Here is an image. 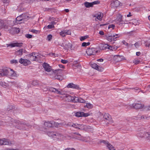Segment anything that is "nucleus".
I'll return each mask as SVG.
<instances>
[{"label": "nucleus", "instance_id": "338daca9", "mask_svg": "<svg viewBox=\"0 0 150 150\" xmlns=\"http://www.w3.org/2000/svg\"><path fill=\"white\" fill-rule=\"evenodd\" d=\"M99 34L101 35H104V32L103 31H100L99 32Z\"/></svg>", "mask_w": 150, "mask_h": 150}, {"label": "nucleus", "instance_id": "a18cd8bd", "mask_svg": "<svg viewBox=\"0 0 150 150\" xmlns=\"http://www.w3.org/2000/svg\"><path fill=\"white\" fill-rule=\"evenodd\" d=\"M54 76V78L55 79H58L60 80H62V78L61 77V76L59 75H53Z\"/></svg>", "mask_w": 150, "mask_h": 150}, {"label": "nucleus", "instance_id": "de8ad7c7", "mask_svg": "<svg viewBox=\"0 0 150 150\" xmlns=\"http://www.w3.org/2000/svg\"><path fill=\"white\" fill-rule=\"evenodd\" d=\"M90 43L89 42H83L82 44V46L83 47H86L87 46L89 45Z\"/></svg>", "mask_w": 150, "mask_h": 150}, {"label": "nucleus", "instance_id": "37998d69", "mask_svg": "<svg viewBox=\"0 0 150 150\" xmlns=\"http://www.w3.org/2000/svg\"><path fill=\"white\" fill-rule=\"evenodd\" d=\"M117 48V47L116 46H110L109 45L108 49L110 50H111L112 51H114L116 50Z\"/></svg>", "mask_w": 150, "mask_h": 150}, {"label": "nucleus", "instance_id": "6ab92c4d", "mask_svg": "<svg viewBox=\"0 0 150 150\" xmlns=\"http://www.w3.org/2000/svg\"><path fill=\"white\" fill-rule=\"evenodd\" d=\"M23 43L22 42L20 43H14L9 44H7V47L10 46L11 47H21L23 46Z\"/></svg>", "mask_w": 150, "mask_h": 150}, {"label": "nucleus", "instance_id": "864d4df0", "mask_svg": "<svg viewBox=\"0 0 150 150\" xmlns=\"http://www.w3.org/2000/svg\"><path fill=\"white\" fill-rule=\"evenodd\" d=\"M60 35L62 37H64L65 36V34L64 32V31L63 30L59 33Z\"/></svg>", "mask_w": 150, "mask_h": 150}, {"label": "nucleus", "instance_id": "bf43d9fd", "mask_svg": "<svg viewBox=\"0 0 150 150\" xmlns=\"http://www.w3.org/2000/svg\"><path fill=\"white\" fill-rule=\"evenodd\" d=\"M61 62L63 64H66L68 62V61L67 60L62 59L61 60Z\"/></svg>", "mask_w": 150, "mask_h": 150}, {"label": "nucleus", "instance_id": "412c9836", "mask_svg": "<svg viewBox=\"0 0 150 150\" xmlns=\"http://www.w3.org/2000/svg\"><path fill=\"white\" fill-rule=\"evenodd\" d=\"M91 66L93 69L97 70L100 71H102L104 70V69L103 68L99 66L96 63H93L91 64Z\"/></svg>", "mask_w": 150, "mask_h": 150}, {"label": "nucleus", "instance_id": "e433bc0d", "mask_svg": "<svg viewBox=\"0 0 150 150\" xmlns=\"http://www.w3.org/2000/svg\"><path fill=\"white\" fill-rule=\"evenodd\" d=\"M57 94H61L62 95L65 96L66 95H67V94H66L67 92L66 91H63L62 90H61L60 91H59L58 89L57 92Z\"/></svg>", "mask_w": 150, "mask_h": 150}, {"label": "nucleus", "instance_id": "f03ea898", "mask_svg": "<svg viewBox=\"0 0 150 150\" xmlns=\"http://www.w3.org/2000/svg\"><path fill=\"white\" fill-rule=\"evenodd\" d=\"M137 136L141 138H144L146 140L150 141V132H145L143 130H141L138 134Z\"/></svg>", "mask_w": 150, "mask_h": 150}, {"label": "nucleus", "instance_id": "2eb2a0df", "mask_svg": "<svg viewBox=\"0 0 150 150\" xmlns=\"http://www.w3.org/2000/svg\"><path fill=\"white\" fill-rule=\"evenodd\" d=\"M43 67L44 68L45 70L48 72H51L52 73V70L51 67L47 63H44L43 65Z\"/></svg>", "mask_w": 150, "mask_h": 150}, {"label": "nucleus", "instance_id": "393cba45", "mask_svg": "<svg viewBox=\"0 0 150 150\" xmlns=\"http://www.w3.org/2000/svg\"><path fill=\"white\" fill-rule=\"evenodd\" d=\"M67 87L68 88H75L77 89H79L80 88L79 85L74 84L72 83H70L69 84Z\"/></svg>", "mask_w": 150, "mask_h": 150}, {"label": "nucleus", "instance_id": "f704fd0d", "mask_svg": "<svg viewBox=\"0 0 150 150\" xmlns=\"http://www.w3.org/2000/svg\"><path fill=\"white\" fill-rule=\"evenodd\" d=\"M84 4L86 8H90L91 7H93L91 2L89 3L86 1L84 2Z\"/></svg>", "mask_w": 150, "mask_h": 150}, {"label": "nucleus", "instance_id": "f3484780", "mask_svg": "<svg viewBox=\"0 0 150 150\" xmlns=\"http://www.w3.org/2000/svg\"><path fill=\"white\" fill-rule=\"evenodd\" d=\"M26 18V17H24V15L23 14L21 16H18L16 18V22L18 24L21 23L22 22H21V21H24L25 20Z\"/></svg>", "mask_w": 150, "mask_h": 150}, {"label": "nucleus", "instance_id": "7ed1b4c3", "mask_svg": "<svg viewBox=\"0 0 150 150\" xmlns=\"http://www.w3.org/2000/svg\"><path fill=\"white\" fill-rule=\"evenodd\" d=\"M11 21L5 20L4 21L0 19V26L6 28H8V26H10V23Z\"/></svg>", "mask_w": 150, "mask_h": 150}, {"label": "nucleus", "instance_id": "58836bf2", "mask_svg": "<svg viewBox=\"0 0 150 150\" xmlns=\"http://www.w3.org/2000/svg\"><path fill=\"white\" fill-rule=\"evenodd\" d=\"M107 147L109 150H115L114 147L110 144H108Z\"/></svg>", "mask_w": 150, "mask_h": 150}, {"label": "nucleus", "instance_id": "c756f323", "mask_svg": "<svg viewBox=\"0 0 150 150\" xmlns=\"http://www.w3.org/2000/svg\"><path fill=\"white\" fill-rule=\"evenodd\" d=\"M35 53H32L29 55L30 59L31 61H36V58L35 57Z\"/></svg>", "mask_w": 150, "mask_h": 150}, {"label": "nucleus", "instance_id": "aec40b11", "mask_svg": "<svg viewBox=\"0 0 150 150\" xmlns=\"http://www.w3.org/2000/svg\"><path fill=\"white\" fill-rule=\"evenodd\" d=\"M19 62L21 64L25 66L28 65L30 64V62L29 60L23 59L22 58L20 59Z\"/></svg>", "mask_w": 150, "mask_h": 150}, {"label": "nucleus", "instance_id": "79ce46f5", "mask_svg": "<svg viewBox=\"0 0 150 150\" xmlns=\"http://www.w3.org/2000/svg\"><path fill=\"white\" fill-rule=\"evenodd\" d=\"M84 106L85 107L86 106L87 108L89 109L92 108L93 107V105L90 103H86V105H85Z\"/></svg>", "mask_w": 150, "mask_h": 150}, {"label": "nucleus", "instance_id": "39448f33", "mask_svg": "<svg viewBox=\"0 0 150 150\" xmlns=\"http://www.w3.org/2000/svg\"><path fill=\"white\" fill-rule=\"evenodd\" d=\"M131 108L135 109H142L144 107L143 104L139 103H134L130 105Z\"/></svg>", "mask_w": 150, "mask_h": 150}, {"label": "nucleus", "instance_id": "bb28decb", "mask_svg": "<svg viewBox=\"0 0 150 150\" xmlns=\"http://www.w3.org/2000/svg\"><path fill=\"white\" fill-rule=\"evenodd\" d=\"M103 16V14L101 13H99L94 16V17L99 21H101Z\"/></svg>", "mask_w": 150, "mask_h": 150}, {"label": "nucleus", "instance_id": "a19ab883", "mask_svg": "<svg viewBox=\"0 0 150 150\" xmlns=\"http://www.w3.org/2000/svg\"><path fill=\"white\" fill-rule=\"evenodd\" d=\"M86 127H84V128L83 129H84L88 131H91L92 129L90 126H87L86 125H85Z\"/></svg>", "mask_w": 150, "mask_h": 150}, {"label": "nucleus", "instance_id": "4d7b16f0", "mask_svg": "<svg viewBox=\"0 0 150 150\" xmlns=\"http://www.w3.org/2000/svg\"><path fill=\"white\" fill-rule=\"evenodd\" d=\"M25 36L27 38H32V36L31 35L27 34L25 35Z\"/></svg>", "mask_w": 150, "mask_h": 150}, {"label": "nucleus", "instance_id": "72a5a7b5", "mask_svg": "<svg viewBox=\"0 0 150 150\" xmlns=\"http://www.w3.org/2000/svg\"><path fill=\"white\" fill-rule=\"evenodd\" d=\"M42 57V55L41 54L38 53H35V57L36 58V61L39 60Z\"/></svg>", "mask_w": 150, "mask_h": 150}, {"label": "nucleus", "instance_id": "4c0bfd02", "mask_svg": "<svg viewBox=\"0 0 150 150\" xmlns=\"http://www.w3.org/2000/svg\"><path fill=\"white\" fill-rule=\"evenodd\" d=\"M67 45L68 47L65 48L66 49L68 50L69 49H70L71 50H74V49L72 48V45L71 43H69Z\"/></svg>", "mask_w": 150, "mask_h": 150}, {"label": "nucleus", "instance_id": "2f4dec72", "mask_svg": "<svg viewBox=\"0 0 150 150\" xmlns=\"http://www.w3.org/2000/svg\"><path fill=\"white\" fill-rule=\"evenodd\" d=\"M75 100L74 101H75V103L76 102H79L82 103H83L85 102V101L84 100L81 98H79L77 97H76V98Z\"/></svg>", "mask_w": 150, "mask_h": 150}, {"label": "nucleus", "instance_id": "b1692460", "mask_svg": "<svg viewBox=\"0 0 150 150\" xmlns=\"http://www.w3.org/2000/svg\"><path fill=\"white\" fill-rule=\"evenodd\" d=\"M16 53L18 55L21 56L23 54H26L27 52L25 49H21L17 51Z\"/></svg>", "mask_w": 150, "mask_h": 150}, {"label": "nucleus", "instance_id": "473e14b6", "mask_svg": "<svg viewBox=\"0 0 150 150\" xmlns=\"http://www.w3.org/2000/svg\"><path fill=\"white\" fill-rule=\"evenodd\" d=\"M11 31L13 32L14 33H18L20 31V29L18 28H12L11 30Z\"/></svg>", "mask_w": 150, "mask_h": 150}, {"label": "nucleus", "instance_id": "1a4fd4ad", "mask_svg": "<svg viewBox=\"0 0 150 150\" xmlns=\"http://www.w3.org/2000/svg\"><path fill=\"white\" fill-rule=\"evenodd\" d=\"M103 117L107 121H108V122H107V123H112L113 122V120L111 116L108 113H105L104 114Z\"/></svg>", "mask_w": 150, "mask_h": 150}, {"label": "nucleus", "instance_id": "3c124183", "mask_svg": "<svg viewBox=\"0 0 150 150\" xmlns=\"http://www.w3.org/2000/svg\"><path fill=\"white\" fill-rule=\"evenodd\" d=\"M74 67H76V68H77L79 69H81V65L79 63L77 64V65H75Z\"/></svg>", "mask_w": 150, "mask_h": 150}, {"label": "nucleus", "instance_id": "0e129e2a", "mask_svg": "<svg viewBox=\"0 0 150 150\" xmlns=\"http://www.w3.org/2000/svg\"><path fill=\"white\" fill-rule=\"evenodd\" d=\"M11 63H17V61L16 60H13L11 61Z\"/></svg>", "mask_w": 150, "mask_h": 150}, {"label": "nucleus", "instance_id": "6e6d98bb", "mask_svg": "<svg viewBox=\"0 0 150 150\" xmlns=\"http://www.w3.org/2000/svg\"><path fill=\"white\" fill-rule=\"evenodd\" d=\"M144 109L147 110H150V105L144 107Z\"/></svg>", "mask_w": 150, "mask_h": 150}, {"label": "nucleus", "instance_id": "ddd939ff", "mask_svg": "<svg viewBox=\"0 0 150 150\" xmlns=\"http://www.w3.org/2000/svg\"><path fill=\"white\" fill-rule=\"evenodd\" d=\"M135 118L137 120L140 118L141 120H148L150 119V116L149 115H144L141 116L139 115H138L137 117H135Z\"/></svg>", "mask_w": 150, "mask_h": 150}, {"label": "nucleus", "instance_id": "8fccbe9b", "mask_svg": "<svg viewBox=\"0 0 150 150\" xmlns=\"http://www.w3.org/2000/svg\"><path fill=\"white\" fill-rule=\"evenodd\" d=\"M93 7L94 5L95 4H98L100 3V1H95L93 2H91Z\"/></svg>", "mask_w": 150, "mask_h": 150}, {"label": "nucleus", "instance_id": "cd10ccee", "mask_svg": "<svg viewBox=\"0 0 150 150\" xmlns=\"http://www.w3.org/2000/svg\"><path fill=\"white\" fill-rule=\"evenodd\" d=\"M109 45L108 44H101L99 46V48L100 49L104 50L106 49H108Z\"/></svg>", "mask_w": 150, "mask_h": 150}, {"label": "nucleus", "instance_id": "9d476101", "mask_svg": "<svg viewBox=\"0 0 150 150\" xmlns=\"http://www.w3.org/2000/svg\"><path fill=\"white\" fill-rule=\"evenodd\" d=\"M89 113H85L82 112H77L75 113V116L77 117H86L89 116Z\"/></svg>", "mask_w": 150, "mask_h": 150}, {"label": "nucleus", "instance_id": "69168bd1", "mask_svg": "<svg viewBox=\"0 0 150 150\" xmlns=\"http://www.w3.org/2000/svg\"><path fill=\"white\" fill-rule=\"evenodd\" d=\"M73 123H68L67 125L68 126H71L72 127V125H73Z\"/></svg>", "mask_w": 150, "mask_h": 150}, {"label": "nucleus", "instance_id": "0eeeda50", "mask_svg": "<svg viewBox=\"0 0 150 150\" xmlns=\"http://www.w3.org/2000/svg\"><path fill=\"white\" fill-rule=\"evenodd\" d=\"M97 52V50L94 48H90L86 50V53L88 55H94Z\"/></svg>", "mask_w": 150, "mask_h": 150}, {"label": "nucleus", "instance_id": "5701e85b", "mask_svg": "<svg viewBox=\"0 0 150 150\" xmlns=\"http://www.w3.org/2000/svg\"><path fill=\"white\" fill-rule=\"evenodd\" d=\"M72 127H75L76 128L82 130L84 128L83 127H85L86 126L85 125H82L78 124H74L73 123Z\"/></svg>", "mask_w": 150, "mask_h": 150}, {"label": "nucleus", "instance_id": "ea45409f", "mask_svg": "<svg viewBox=\"0 0 150 150\" xmlns=\"http://www.w3.org/2000/svg\"><path fill=\"white\" fill-rule=\"evenodd\" d=\"M52 23V24L48 25L47 27L45 26L44 28V29H46V28H47L48 29H51L54 28V26L53 25V22Z\"/></svg>", "mask_w": 150, "mask_h": 150}, {"label": "nucleus", "instance_id": "774afa93", "mask_svg": "<svg viewBox=\"0 0 150 150\" xmlns=\"http://www.w3.org/2000/svg\"><path fill=\"white\" fill-rule=\"evenodd\" d=\"M139 62L137 60L135 61L134 62V64H138L139 63Z\"/></svg>", "mask_w": 150, "mask_h": 150}, {"label": "nucleus", "instance_id": "423d86ee", "mask_svg": "<svg viewBox=\"0 0 150 150\" xmlns=\"http://www.w3.org/2000/svg\"><path fill=\"white\" fill-rule=\"evenodd\" d=\"M76 134L77 135V137H75V138L77 139H78L79 140H81L85 142H87L88 141V139L89 138V137L86 138L85 137H83L81 136V135L79 133H78L77 132H75L74 133L72 134V135L73 136H74V134Z\"/></svg>", "mask_w": 150, "mask_h": 150}, {"label": "nucleus", "instance_id": "052dcab7", "mask_svg": "<svg viewBox=\"0 0 150 150\" xmlns=\"http://www.w3.org/2000/svg\"><path fill=\"white\" fill-rule=\"evenodd\" d=\"M134 45L135 47L137 48L139 47L140 46V45L138 42H136L135 44H134Z\"/></svg>", "mask_w": 150, "mask_h": 150}, {"label": "nucleus", "instance_id": "603ef678", "mask_svg": "<svg viewBox=\"0 0 150 150\" xmlns=\"http://www.w3.org/2000/svg\"><path fill=\"white\" fill-rule=\"evenodd\" d=\"M115 27V25L113 24H111L108 25V29H109L110 28H112V29H114Z\"/></svg>", "mask_w": 150, "mask_h": 150}, {"label": "nucleus", "instance_id": "7c9ffc66", "mask_svg": "<svg viewBox=\"0 0 150 150\" xmlns=\"http://www.w3.org/2000/svg\"><path fill=\"white\" fill-rule=\"evenodd\" d=\"M8 74L9 76L13 77H15L16 76V74L15 72L11 69H10V70L9 71Z\"/></svg>", "mask_w": 150, "mask_h": 150}, {"label": "nucleus", "instance_id": "dca6fc26", "mask_svg": "<svg viewBox=\"0 0 150 150\" xmlns=\"http://www.w3.org/2000/svg\"><path fill=\"white\" fill-rule=\"evenodd\" d=\"M12 143L7 139H0V145H9L11 144Z\"/></svg>", "mask_w": 150, "mask_h": 150}, {"label": "nucleus", "instance_id": "c85d7f7f", "mask_svg": "<svg viewBox=\"0 0 150 150\" xmlns=\"http://www.w3.org/2000/svg\"><path fill=\"white\" fill-rule=\"evenodd\" d=\"M44 126L47 128L52 127V121L45 122L44 124Z\"/></svg>", "mask_w": 150, "mask_h": 150}, {"label": "nucleus", "instance_id": "13d9d810", "mask_svg": "<svg viewBox=\"0 0 150 150\" xmlns=\"http://www.w3.org/2000/svg\"><path fill=\"white\" fill-rule=\"evenodd\" d=\"M32 32L34 33L35 34H37L39 33V32L38 30H35L32 29L31 31Z\"/></svg>", "mask_w": 150, "mask_h": 150}, {"label": "nucleus", "instance_id": "4468645a", "mask_svg": "<svg viewBox=\"0 0 150 150\" xmlns=\"http://www.w3.org/2000/svg\"><path fill=\"white\" fill-rule=\"evenodd\" d=\"M64 98H66V100H67L69 102H73L75 103V101L76 97L71 96L67 94L63 97Z\"/></svg>", "mask_w": 150, "mask_h": 150}, {"label": "nucleus", "instance_id": "20e7f679", "mask_svg": "<svg viewBox=\"0 0 150 150\" xmlns=\"http://www.w3.org/2000/svg\"><path fill=\"white\" fill-rule=\"evenodd\" d=\"M11 122H13V125L15 126L18 129H23V127L24 125L19 121L12 120Z\"/></svg>", "mask_w": 150, "mask_h": 150}, {"label": "nucleus", "instance_id": "f8f14e48", "mask_svg": "<svg viewBox=\"0 0 150 150\" xmlns=\"http://www.w3.org/2000/svg\"><path fill=\"white\" fill-rule=\"evenodd\" d=\"M120 3L117 0H113L111 1L110 6L112 8H115L120 5Z\"/></svg>", "mask_w": 150, "mask_h": 150}, {"label": "nucleus", "instance_id": "4be33fe9", "mask_svg": "<svg viewBox=\"0 0 150 150\" xmlns=\"http://www.w3.org/2000/svg\"><path fill=\"white\" fill-rule=\"evenodd\" d=\"M63 70L61 69H57L52 71V75H61L62 74L63 72Z\"/></svg>", "mask_w": 150, "mask_h": 150}, {"label": "nucleus", "instance_id": "9b49d317", "mask_svg": "<svg viewBox=\"0 0 150 150\" xmlns=\"http://www.w3.org/2000/svg\"><path fill=\"white\" fill-rule=\"evenodd\" d=\"M119 34H116L115 35H108L107 36V39L110 42H112L113 41L116 40L115 39L119 37V36H118Z\"/></svg>", "mask_w": 150, "mask_h": 150}, {"label": "nucleus", "instance_id": "e2e57ef3", "mask_svg": "<svg viewBox=\"0 0 150 150\" xmlns=\"http://www.w3.org/2000/svg\"><path fill=\"white\" fill-rule=\"evenodd\" d=\"M77 64H79L77 61H76L74 62L73 63V65L74 66L75 65H77Z\"/></svg>", "mask_w": 150, "mask_h": 150}, {"label": "nucleus", "instance_id": "09e8293b", "mask_svg": "<svg viewBox=\"0 0 150 150\" xmlns=\"http://www.w3.org/2000/svg\"><path fill=\"white\" fill-rule=\"evenodd\" d=\"M88 35H86L84 36H82L80 38V40L81 41H83L84 40L86 39L88 37Z\"/></svg>", "mask_w": 150, "mask_h": 150}, {"label": "nucleus", "instance_id": "a211bd4d", "mask_svg": "<svg viewBox=\"0 0 150 150\" xmlns=\"http://www.w3.org/2000/svg\"><path fill=\"white\" fill-rule=\"evenodd\" d=\"M122 16L121 14H118L115 20V22L118 24H120L123 23V21L122 19Z\"/></svg>", "mask_w": 150, "mask_h": 150}, {"label": "nucleus", "instance_id": "f257e3e1", "mask_svg": "<svg viewBox=\"0 0 150 150\" xmlns=\"http://www.w3.org/2000/svg\"><path fill=\"white\" fill-rule=\"evenodd\" d=\"M48 135L51 137L54 140H62L65 139V137L62 134L58 132H48Z\"/></svg>", "mask_w": 150, "mask_h": 150}, {"label": "nucleus", "instance_id": "c9c22d12", "mask_svg": "<svg viewBox=\"0 0 150 150\" xmlns=\"http://www.w3.org/2000/svg\"><path fill=\"white\" fill-rule=\"evenodd\" d=\"M48 90L51 92L57 94L58 89L52 87H50L48 88Z\"/></svg>", "mask_w": 150, "mask_h": 150}, {"label": "nucleus", "instance_id": "680f3d73", "mask_svg": "<svg viewBox=\"0 0 150 150\" xmlns=\"http://www.w3.org/2000/svg\"><path fill=\"white\" fill-rule=\"evenodd\" d=\"M100 143H103L105 144H106L107 145L108 144H109L108 143V142L107 141L104 140L100 141Z\"/></svg>", "mask_w": 150, "mask_h": 150}, {"label": "nucleus", "instance_id": "a878e982", "mask_svg": "<svg viewBox=\"0 0 150 150\" xmlns=\"http://www.w3.org/2000/svg\"><path fill=\"white\" fill-rule=\"evenodd\" d=\"M124 57L122 56H120L119 55H114L113 57L114 59L117 62L120 61L121 60H123Z\"/></svg>", "mask_w": 150, "mask_h": 150}, {"label": "nucleus", "instance_id": "6e6552de", "mask_svg": "<svg viewBox=\"0 0 150 150\" xmlns=\"http://www.w3.org/2000/svg\"><path fill=\"white\" fill-rule=\"evenodd\" d=\"M10 69L5 67L0 69V76H4L8 75Z\"/></svg>", "mask_w": 150, "mask_h": 150}, {"label": "nucleus", "instance_id": "49530a36", "mask_svg": "<svg viewBox=\"0 0 150 150\" xmlns=\"http://www.w3.org/2000/svg\"><path fill=\"white\" fill-rule=\"evenodd\" d=\"M64 33H65V35L66 34L69 35L71 34V31L70 30H64Z\"/></svg>", "mask_w": 150, "mask_h": 150}, {"label": "nucleus", "instance_id": "c03bdc74", "mask_svg": "<svg viewBox=\"0 0 150 150\" xmlns=\"http://www.w3.org/2000/svg\"><path fill=\"white\" fill-rule=\"evenodd\" d=\"M52 127L54 126L56 127H57L59 125L61 124L60 123H58L57 122L53 121H52Z\"/></svg>", "mask_w": 150, "mask_h": 150}, {"label": "nucleus", "instance_id": "5fc2aeb1", "mask_svg": "<svg viewBox=\"0 0 150 150\" xmlns=\"http://www.w3.org/2000/svg\"><path fill=\"white\" fill-rule=\"evenodd\" d=\"M52 36L51 35H49L47 36V39L49 41H50L52 39Z\"/></svg>", "mask_w": 150, "mask_h": 150}]
</instances>
